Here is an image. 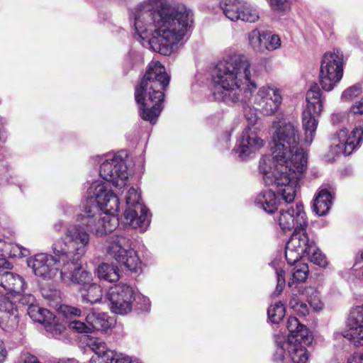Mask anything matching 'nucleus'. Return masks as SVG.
I'll return each mask as SVG.
<instances>
[{"instance_id":"nucleus-3","label":"nucleus","mask_w":363,"mask_h":363,"mask_svg":"<svg viewBox=\"0 0 363 363\" xmlns=\"http://www.w3.org/2000/svg\"><path fill=\"white\" fill-rule=\"evenodd\" d=\"M276 128L272 136V158L262 157L259 169L267 184L276 182L278 185L288 184L283 190L286 201L296 196V188L306 169L307 156L298 147L300 133L298 124L285 120L274 121Z\"/></svg>"},{"instance_id":"nucleus-55","label":"nucleus","mask_w":363,"mask_h":363,"mask_svg":"<svg viewBox=\"0 0 363 363\" xmlns=\"http://www.w3.org/2000/svg\"><path fill=\"white\" fill-rule=\"evenodd\" d=\"M310 305L313 307L315 310L322 308V303L319 300H312L311 298L308 301Z\"/></svg>"},{"instance_id":"nucleus-42","label":"nucleus","mask_w":363,"mask_h":363,"mask_svg":"<svg viewBox=\"0 0 363 363\" xmlns=\"http://www.w3.org/2000/svg\"><path fill=\"white\" fill-rule=\"evenodd\" d=\"M308 266L306 264H301L298 267H296L293 272V283H300L306 280L308 275Z\"/></svg>"},{"instance_id":"nucleus-7","label":"nucleus","mask_w":363,"mask_h":363,"mask_svg":"<svg viewBox=\"0 0 363 363\" xmlns=\"http://www.w3.org/2000/svg\"><path fill=\"white\" fill-rule=\"evenodd\" d=\"M130 238L125 235H113L107 240V254L121 266L138 272L141 269V260L137 252L131 247Z\"/></svg>"},{"instance_id":"nucleus-32","label":"nucleus","mask_w":363,"mask_h":363,"mask_svg":"<svg viewBox=\"0 0 363 363\" xmlns=\"http://www.w3.org/2000/svg\"><path fill=\"white\" fill-rule=\"evenodd\" d=\"M275 350L272 354L274 363H285L286 350H288V340L284 336H274Z\"/></svg>"},{"instance_id":"nucleus-20","label":"nucleus","mask_w":363,"mask_h":363,"mask_svg":"<svg viewBox=\"0 0 363 363\" xmlns=\"http://www.w3.org/2000/svg\"><path fill=\"white\" fill-rule=\"evenodd\" d=\"M13 264L3 255H0V286L9 294H19L24 291L26 283L23 277L7 271Z\"/></svg>"},{"instance_id":"nucleus-18","label":"nucleus","mask_w":363,"mask_h":363,"mask_svg":"<svg viewBox=\"0 0 363 363\" xmlns=\"http://www.w3.org/2000/svg\"><path fill=\"white\" fill-rule=\"evenodd\" d=\"M60 277L67 284H74L82 286L81 287L92 280L91 274L82 267L81 260L69 259L62 263Z\"/></svg>"},{"instance_id":"nucleus-17","label":"nucleus","mask_w":363,"mask_h":363,"mask_svg":"<svg viewBox=\"0 0 363 363\" xmlns=\"http://www.w3.org/2000/svg\"><path fill=\"white\" fill-rule=\"evenodd\" d=\"M279 225L283 231L292 229L303 230L308 226V220L302 203H297L286 210H281L278 218Z\"/></svg>"},{"instance_id":"nucleus-46","label":"nucleus","mask_w":363,"mask_h":363,"mask_svg":"<svg viewBox=\"0 0 363 363\" xmlns=\"http://www.w3.org/2000/svg\"><path fill=\"white\" fill-rule=\"evenodd\" d=\"M14 294V298L18 300V303L24 306H27L29 307L33 305L35 301L34 296L30 294H21V293H19Z\"/></svg>"},{"instance_id":"nucleus-34","label":"nucleus","mask_w":363,"mask_h":363,"mask_svg":"<svg viewBox=\"0 0 363 363\" xmlns=\"http://www.w3.org/2000/svg\"><path fill=\"white\" fill-rule=\"evenodd\" d=\"M286 340H288V345L291 343H299L301 345L303 343L308 345L311 344L313 336L310 334L308 329L302 324L294 334L288 335Z\"/></svg>"},{"instance_id":"nucleus-22","label":"nucleus","mask_w":363,"mask_h":363,"mask_svg":"<svg viewBox=\"0 0 363 363\" xmlns=\"http://www.w3.org/2000/svg\"><path fill=\"white\" fill-rule=\"evenodd\" d=\"M18 306L6 296H0V328L4 330H13L19 323Z\"/></svg>"},{"instance_id":"nucleus-1","label":"nucleus","mask_w":363,"mask_h":363,"mask_svg":"<svg viewBox=\"0 0 363 363\" xmlns=\"http://www.w3.org/2000/svg\"><path fill=\"white\" fill-rule=\"evenodd\" d=\"M87 198L82 213L77 214L78 224L66 229L64 235L52 245L54 254L65 263L69 259L81 260L90 246L87 231L103 236L115 228L107 215L114 216L119 208V199L111 189L99 182L87 190Z\"/></svg>"},{"instance_id":"nucleus-29","label":"nucleus","mask_w":363,"mask_h":363,"mask_svg":"<svg viewBox=\"0 0 363 363\" xmlns=\"http://www.w3.org/2000/svg\"><path fill=\"white\" fill-rule=\"evenodd\" d=\"M241 2L238 0H223L220 7L225 16L232 21L239 20Z\"/></svg>"},{"instance_id":"nucleus-9","label":"nucleus","mask_w":363,"mask_h":363,"mask_svg":"<svg viewBox=\"0 0 363 363\" xmlns=\"http://www.w3.org/2000/svg\"><path fill=\"white\" fill-rule=\"evenodd\" d=\"M342 76V55L339 51L325 52L322 57L318 77L322 89L326 91L333 90Z\"/></svg>"},{"instance_id":"nucleus-40","label":"nucleus","mask_w":363,"mask_h":363,"mask_svg":"<svg viewBox=\"0 0 363 363\" xmlns=\"http://www.w3.org/2000/svg\"><path fill=\"white\" fill-rule=\"evenodd\" d=\"M308 258L310 262L320 267H325L328 265V261L325 255L315 246V250H311V252L308 255Z\"/></svg>"},{"instance_id":"nucleus-51","label":"nucleus","mask_w":363,"mask_h":363,"mask_svg":"<svg viewBox=\"0 0 363 363\" xmlns=\"http://www.w3.org/2000/svg\"><path fill=\"white\" fill-rule=\"evenodd\" d=\"M298 314L306 316L308 314V308L306 303L301 302L300 305L294 310Z\"/></svg>"},{"instance_id":"nucleus-54","label":"nucleus","mask_w":363,"mask_h":363,"mask_svg":"<svg viewBox=\"0 0 363 363\" xmlns=\"http://www.w3.org/2000/svg\"><path fill=\"white\" fill-rule=\"evenodd\" d=\"M6 357V350L3 342H0V363H2Z\"/></svg>"},{"instance_id":"nucleus-39","label":"nucleus","mask_w":363,"mask_h":363,"mask_svg":"<svg viewBox=\"0 0 363 363\" xmlns=\"http://www.w3.org/2000/svg\"><path fill=\"white\" fill-rule=\"evenodd\" d=\"M274 12H286L290 10L293 0H267Z\"/></svg>"},{"instance_id":"nucleus-36","label":"nucleus","mask_w":363,"mask_h":363,"mask_svg":"<svg viewBox=\"0 0 363 363\" xmlns=\"http://www.w3.org/2000/svg\"><path fill=\"white\" fill-rule=\"evenodd\" d=\"M239 14V20L249 23H254L259 18L257 10L247 3H241Z\"/></svg>"},{"instance_id":"nucleus-59","label":"nucleus","mask_w":363,"mask_h":363,"mask_svg":"<svg viewBox=\"0 0 363 363\" xmlns=\"http://www.w3.org/2000/svg\"><path fill=\"white\" fill-rule=\"evenodd\" d=\"M126 63L132 68L133 66L131 65V62H130V56L128 57L127 60H126Z\"/></svg>"},{"instance_id":"nucleus-60","label":"nucleus","mask_w":363,"mask_h":363,"mask_svg":"<svg viewBox=\"0 0 363 363\" xmlns=\"http://www.w3.org/2000/svg\"><path fill=\"white\" fill-rule=\"evenodd\" d=\"M361 259L363 261V251L362 252V254H361Z\"/></svg>"},{"instance_id":"nucleus-56","label":"nucleus","mask_w":363,"mask_h":363,"mask_svg":"<svg viewBox=\"0 0 363 363\" xmlns=\"http://www.w3.org/2000/svg\"><path fill=\"white\" fill-rule=\"evenodd\" d=\"M56 363H79L74 358H62L59 359Z\"/></svg>"},{"instance_id":"nucleus-49","label":"nucleus","mask_w":363,"mask_h":363,"mask_svg":"<svg viewBox=\"0 0 363 363\" xmlns=\"http://www.w3.org/2000/svg\"><path fill=\"white\" fill-rule=\"evenodd\" d=\"M21 359L23 363H41L38 358L29 353H25L21 356Z\"/></svg>"},{"instance_id":"nucleus-33","label":"nucleus","mask_w":363,"mask_h":363,"mask_svg":"<svg viewBox=\"0 0 363 363\" xmlns=\"http://www.w3.org/2000/svg\"><path fill=\"white\" fill-rule=\"evenodd\" d=\"M57 316L52 314V318L48 323H45V328L47 332L50 333L52 336L56 339H61L66 335L67 325L66 320L59 323Z\"/></svg>"},{"instance_id":"nucleus-8","label":"nucleus","mask_w":363,"mask_h":363,"mask_svg":"<svg viewBox=\"0 0 363 363\" xmlns=\"http://www.w3.org/2000/svg\"><path fill=\"white\" fill-rule=\"evenodd\" d=\"M307 105L303 111L302 122L305 133V142L311 145L318 124V116L323 110L321 91L318 84L314 83L306 94Z\"/></svg>"},{"instance_id":"nucleus-44","label":"nucleus","mask_w":363,"mask_h":363,"mask_svg":"<svg viewBox=\"0 0 363 363\" xmlns=\"http://www.w3.org/2000/svg\"><path fill=\"white\" fill-rule=\"evenodd\" d=\"M362 92L361 86L359 84H354L347 89H345L341 96L342 100L347 101L354 99L359 96Z\"/></svg>"},{"instance_id":"nucleus-31","label":"nucleus","mask_w":363,"mask_h":363,"mask_svg":"<svg viewBox=\"0 0 363 363\" xmlns=\"http://www.w3.org/2000/svg\"><path fill=\"white\" fill-rule=\"evenodd\" d=\"M288 354L294 363H307L308 360L306 348L299 343L288 345Z\"/></svg>"},{"instance_id":"nucleus-12","label":"nucleus","mask_w":363,"mask_h":363,"mask_svg":"<svg viewBox=\"0 0 363 363\" xmlns=\"http://www.w3.org/2000/svg\"><path fill=\"white\" fill-rule=\"evenodd\" d=\"M60 263V257L40 253L27 259L28 267L32 269L33 272L38 277L44 279H52L58 272Z\"/></svg>"},{"instance_id":"nucleus-14","label":"nucleus","mask_w":363,"mask_h":363,"mask_svg":"<svg viewBox=\"0 0 363 363\" xmlns=\"http://www.w3.org/2000/svg\"><path fill=\"white\" fill-rule=\"evenodd\" d=\"M346 323L347 329L343 333H337L336 337L342 336L356 347L363 346V304L350 310Z\"/></svg>"},{"instance_id":"nucleus-21","label":"nucleus","mask_w":363,"mask_h":363,"mask_svg":"<svg viewBox=\"0 0 363 363\" xmlns=\"http://www.w3.org/2000/svg\"><path fill=\"white\" fill-rule=\"evenodd\" d=\"M347 136L345 130H340L337 136L333 139V145L336 154H343L344 155H350L354 148L359 145L363 140V129L356 128L354 129L346 140H341V138Z\"/></svg>"},{"instance_id":"nucleus-35","label":"nucleus","mask_w":363,"mask_h":363,"mask_svg":"<svg viewBox=\"0 0 363 363\" xmlns=\"http://www.w3.org/2000/svg\"><path fill=\"white\" fill-rule=\"evenodd\" d=\"M269 320L274 324H278L285 315V306L281 302H277L269 307L267 310Z\"/></svg>"},{"instance_id":"nucleus-27","label":"nucleus","mask_w":363,"mask_h":363,"mask_svg":"<svg viewBox=\"0 0 363 363\" xmlns=\"http://www.w3.org/2000/svg\"><path fill=\"white\" fill-rule=\"evenodd\" d=\"M97 274L101 280L116 282L119 280V269L114 264L102 263L97 268Z\"/></svg>"},{"instance_id":"nucleus-15","label":"nucleus","mask_w":363,"mask_h":363,"mask_svg":"<svg viewBox=\"0 0 363 363\" xmlns=\"http://www.w3.org/2000/svg\"><path fill=\"white\" fill-rule=\"evenodd\" d=\"M88 345L94 352L90 363H133L129 357L108 350L106 343L99 338H91Z\"/></svg>"},{"instance_id":"nucleus-10","label":"nucleus","mask_w":363,"mask_h":363,"mask_svg":"<svg viewBox=\"0 0 363 363\" xmlns=\"http://www.w3.org/2000/svg\"><path fill=\"white\" fill-rule=\"evenodd\" d=\"M124 157L125 151L120 155H115L111 159H106L100 165L99 175L104 180L113 183L115 186L124 184L128 177V167Z\"/></svg>"},{"instance_id":"nucleus-43","label":"nucleus","mask_w":363,"mask_h":363,"mask_svg":"<svg viewBox=\"0 0 363 363\" xmlns=\"http://www.w3.org/2000/svg\"><path fill=\"white\" fill-rule=\"evenodd\" d=\"M267 38L264 41V51H272L281 46V39L278 35L267 33Z\"/></svg>"},{"instance_id":"nucleus-50","label":"nucleus","mask_w":363,"mask_h":363,"mask_svg":"<svg viewBox=\"0 0 363 363\" xmlns=\"http://www.w3.org/2000/svg\"><path fill=\"white\" fill-rule=\"evenodd\" d=\"M351 111L354 114H362L363 113V98L361 101H359L355 103L352 107Z\"/></svg>"},{"instance_id":"nucleus-37","label":"nucleus","mask_w":363,"mask_h":363,"mask_svg":"<svg viewBox=\"0 0 363 363\" xmlns=\"http://www.w3.org/2000/svg\"><path fill=\"white\" fill-rule=\"evenodd\" d=\"M81 310L78 308L68 305H60L57 308V319L62 320H72V318L80 316Z\"/></svg>"},{"instance_id":"nucleus-58","label":"nucleus","mask_w":363,"mask_h":363,"mask_svg":"<svg viewBox=\"0 0 363 363\" xmlns=\"http://www.w3.org/2000/svg\"><path fill=\"white\" fill-rule=\"evenodd\" d=\"M62 224H63V223H62V221H60L59 223H56V224L55 225V229L56 230H60L61 229L62 226Z\"/></svg>"},{"instance_id":"nucleus-38","label":"nucleus","mask_w":363,"mask_h":363,"mask_svg":"<svg viewBox=\"0 0 363 363\" xmlns=\"http://www.w3.org/2000/svg\"><path fill=\"white\" fill-rule=\"evenodd\" d=\"M296 243L291 242L289 244L286 242L285 249V257L289 264L293 265L298 262L301 258L305 256V254L300 251H296Z\"/></svg>"},{"instance_id":"nucleus-52","label":"nucleus","mask_w":363,"mask_h":363,"mask_svg":"<svg viewBox=\"0 0 363 363\" xmlns=\"http://www.w3.org/2000/svg\"><path fill=\"white\" fill-rule=\"evenodd\" d=\"M347 363H363V352L351 356L348 359Z\"/></svg>"},{"instance_id":"nucleus-23","label":"nucleus","mask_w":363,"mask_h":363,"mask_svg":"<svg viewBox=\"0 0 363 363\" xmlns=\"http://www.w3.org/2000/svg\"><path fill=\"white\" fill-rule=\"evenodd\" d=\"M306 228H304L303 230H298V228L294 230L287 243H296L297 245V247H296V251H300L305 254V256H308L311 252V250H315V243L313 240H310L306 232Z\"/></svg>"},{"instance_id":"nucleus-26","label":"nucleus","mask_w":363,"mask_h":363,"mask_svg":"<svg viewBox=\"0 0 363 363\" xmlns=\"http://www.w3.org/2000/svg\"><path fill=\"white\" fill-rule=\"evenodd\" d=\"M82 302L94 304L99 302L103 296L101 286L90 281L79 289Z\"/></svg>"},{"instance_id":"nucleus-45","label":"nucleus","mask_w":363,"mask_h":363,"mask_svg":"<svg viewBox=\"0 0 363 363\" xmlns=\"http://www.w3.org/2000/svg\"><path fill=\"white\" fill-rule=\"evenodd\" d=\"M277 284L275 291L273 294L274 296H279L283 291L285 286V271L282 269H277L276 271Z\"/></svg>"},{"instance_id":"nucleus-4","label":"nucleus","mask_w":363,"mask_h":363,"mask_svg":"<svg viewBox=\"0 0 363 363\" xmlns=\"http://www.w3.org/2000/svg\"><path fill=\"white\" fill-rule=\"evenodd\" d=\"M250 67L249 60L242 55H230L218 62L211 74L213 100L229 106L247 104L257 87Z\"/></svg>"},{"instance_id":"nucleus-19","label":"nucleus","mask_w":363,"mask_h":363,"mask_svg":"<svg viewBox=\"0 0 363 363\" xmlns=\"http://www.w3.org/2000/svg\"><path fill=\"white\" fill-rule=\"evenodd\" d=\"M263 181L266 186H270V185H276L278 188L277 189V194L274 192V191L267 189L262 190L256 197L255 199V204L263 209L265 212L268 213L269 214L274 213L277 209L278 206L281 203V199L279 196L281 197V199L284 200L286 203H289L292 201H294V199L292 201H286V199L284 198V194L283 190H285L286 189V185L284 184H280L278 185V184L276 182H273L270 184H267L264 179V177L262 176Z\"/></svg>"},{"instance_id":"nucleus-28","label":"nucleus","mask_w":363,"mask_h":363,"mask_svg":"<svg viewBox=\"0 0 363 363\" xmlns=\"http://www.w3.org/2000/svg\"><path fill=\"white\" fill-rule=\"evenodd\" d=\"M27 313L34 322L43 325L49 323L52 318V313L49 310L41 308L37 304L28 307Z\"/></svg>"},{"instance_id":"nucleus-6","label":"nucleus","mask_w":363,"mask_h":363,"mask_svg":"<svg viewBox=\"0 0 363 363\" xmlns=\"http://www.w3.org/2000/svg\"><path fill=\"white\" fill-rule=\"evenodd\" d=\"M111 311L120 315H125L130 311L138 314L148 312L150 302L147 297L136 291L131 286L119 284L109 289L106 294Z\"/></svg>"},{"instance_id":"nucleus-13","label":"nucleus","mask_w":363,"mask_h":363,"mask_svg":"<svg viewBox=\"0 0 363 363\" xmlns=\"http://www.w3.org/2000/svg\"><path fill=\"white\" fill-rule=\"evenodd\" d=\"M280 90L271 86H262L255 96L254 104L265 116L275 114L281 104Z\"/></svg>"},{"instance_id":"nucleus-41","label":"nucleus","mask_w":363,"mask_h":363,"mask_svg":"<svg viewBox=\"0 0 363 363\" xmlns=\"http://www.w3.org/2000/svg\"><path fill=\"white\" fill-rule=\"evenodd\" d=\"M66 324L69 329L79 333H89L91 332L89 324H86L77 320H66Z\"/></svg>"},{"instance_id":"nucleus-61","label":"nucleus","mask_w":363,"mask_h":363,"mask_svg":"<svg viewBox=\"0 0 363 363\" xmlns=\"http://www.w3.org/2000/svg\"><path fill=\"white\" fill-rule=\"evenodd\" d=\"M288 285L289 287H291V283L290 281L289 282Z\"/></svg>"},{"instance_id":"nucleus-24","label":"nucleus","mask_w":363,"mask_h":363,"mask_svg":"<svg viewBox=\"0 0 363 363\" xmlns=\"http://www.w3.org/2000/svg\"><path fill=\"white\" fill-rule=\"evenodd\" d=\"M86 320L89 324L91 331L107 333L113 325L112 318L105 313H90L87 315Z\"/></svg>"},{"instance_id":"nucleus-48","label":"nucleus","mask_w":363,"mask_h":363,"mask_svg":"<svg viewBox=\"0 0 363 363\" xmlns=\"http://www.w3.org/2000/svg\"><path fill=\"white\" fill-rule=\"evenodd\" d=\"M245 117L248 121L249 125H253L256 123L257 121V116L256 113H255V110L250 108L248 111H245Z\"/></svg>"},{"instance_id":"nucleus-30","label":"nucleus","mask_w":363,"mask_h":363,"mask_svg":"<svg viewBox=\"0 0 363 363\" xmlns=\"http://www.w3.org/2000/svg\"><path fill=\"white\" fill-rule=\"evenodd\" d=\"M267 32L252 30L248 35L249 44L256 52H264V41L267 39Z\"/></svg>"},{"instance_id":"nucleus-11","label":"nucleus","mask_w":363,"mask_h":363,"mask_svg":"<svg viewBox=\"0 0 363 363\" xmlns=\"http://www.w3.org/2000/svg\"><path fill=\"white\" fill-rule=\"evenodd\" d=\"M128 194L126 197L127 208L124 213V218L133 228H141L145 230L150 223L149 210L139 202L140 196L134 188L129 189Z\"/></svg>"},{"instance_id":"nucleus-2","label":"nucleus","mask_w":363,"mask_h":363,"mask_svg":"<svg viewBox=\"0 0 363 363\" xmlns=\"http://www.w3.org/2000/svg\"><path fill=\"white\" fill-rule=\"evenodd\" d=\"M134 28L143 39L150 36L153 51L169 55L193 23V13L184 5L168 0H145L135 9Z\"/></svg>"},{"instance_id":"nucleus-5","label":"nucleus","mask_w":363,"mask_h":363,"mask_svg":"<svg viewBox=\"0 0 363 363\" xmlns=\"http://www.w3.org/2000/svg\"><path fill=\"white\" fill-rule=\"evenodd\" d=\"M170 77L159 62H150L140 82L135 87V100L140 117L155 125L164 108V91Z\"/></svg>"},{"instance_id":"nucleus-16","label":"nucleus","mask_w":363,"mask_h":363,"mask_svg":"<svg viewBox=\"0 0 363 363\" xmlns=\"http://www.w3.org/2000/svg\"><path fill=\"white\" fill-rule=\"evenodd\" d=\"M264 145V140L259 137L256 128L247 126L242 131L233 151L244 160L250 157Z\"/></svg>"},{"instance_id":"nucleus-57","label":"nucleus","mask_w":363,"mask_h":363,"mask_svg":"<svg viewBox=\"0 0 363 363\" xmlns=\"http://www.w3.org/2000/svg\"><path fill=\"white\" fill-rule=\"evenodd\" d=\"M63 211L65 214L72 215L74 213V208L72 206L65 205L63 207Z\"/></svg>"},{"instance_id":"nucleus-47","label":"nucleus","mask_w":363,"mask_h":363,"mask_svg":"<svg viewBox=\"0 0 363 363\" xmlns=\"http://www.w3.org/2000/svg\"><path fill=\"white\" fill-rule=\"evenodd\" d=\"M301 325L302 324L299 322L297 318L290 316L286 323V328L289 331L288 335L294 334Z\"/></svg>"},{"instance_id":"nucleus-25","label":"nucleus","mask_w":363,"mask_h":363,"mask_svg":"<svg viewBox=\"0 0 363 363\" xmlns=\"http://www.w3.org/2000/svg\"><path fill=\"white\" fill-rule=\"evenodd\" d=\"M333 196L326 189H321L313 199V211L319 216H325L332 205Z\"/></svg>"},{"instance_id":"nucleus-53","label":"nucleus","mask_w":363,"mask_h":363,"mask_svg":"<svg viewBox=\"0 0 363 363\" xmlns=\"http://www.w3.org/2000/svg\"><path fill=\"white\" fill-rule=\"evenodd\" d=\"M301 302L299 301L297 297H293L290 299L289 305V306L295 310L300 305Z\"/></svg>"}]
</instances>
